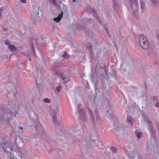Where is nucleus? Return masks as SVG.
<instances>
[{"instance_id":"nucleus-42","label":"nucleus","mask_w":159,"mask_h":159,"mask_svg":"<svg viewBox=\"0 0 159 159\" xmlns=\"http://www.w3.org/2000/svg\"><path fill=\"white\" fill-rule=\"evenodd\" d=\"M5 30L6 31H7V28H6Z\"/></svg>"},{"instance_id":"nucleus-24","label":"nucleus","mask_w":159,"mask_h":159,"mask_svg":"<svg viewBox=\"0 0 159 159\" xmlns=\"http://www.w3.org/2000/svg\"><path fill=\"white\" fill-rule=\"evenodd\" d=\"M5 44L7 45H8L10 44V42L7 40H6L5 41Z\"/></svg>"},{"instance_id":"nucleus-15","label":"nucleus","mask_w":159,"mask_h":159,"mask_svg":"<svg viewBox=\"0 0 159 159\" xmlns=\"http://www.w3.org/2000/svg\"><path fill=\"white\" fill-rule=\"evenodd\" d=\"M135 153L134 152H130L129 154V157L130 158H134Z\"/></svg>"},{"instance_id":"nucleus-5","label":"nucleus","mask_w":159,"mask_h":159,"mask_svg":"<svg viewBox=\"0 0 159 159\" xmlns=\"http://www.w3.org/2000/svg\"><path fill=\"white\" fill-rule=\"evenodd\" d=\"M131 6L133 13L138 10V7L136 0H131Z\"/></svg>"},{"instance_id":"nucleus-45","label":"nucleus","mask_w":159,"mask_h":159,"mask_svg":"<svg viewBox=\"0 0 159 159\" xmlns=\"http://www.w3.org/2000/svg\"><path fill=\"white\" fill-rule=\"evenodd\" d=\"M130 159H134V158H130Z\"/></svg>"},{"instance_id":"nucleus-20","label":"nucleus","mask_w":159,"mask_h":159,"mask_svg":"<svg viewBox=\"0 0 159 159\" xmlns=\"http://www.w3.org/2000/svg\"><path fill=\"white\" fill-rule=\"evenodd\" d=\"M44 101L47 103H49L51 102V100L48 98H45L44 99Z\"/></svg>"},{"instance_id":"nucleus-19","label":"nucleus","mask_w":159,"mask_h":159,"mask_svg":"<svg viewBox=\"0 0 159 159\" xmlns=\"http://www.w3.org/2000/svg\"><path fill=\"white\" fill-rule=\"evenodd\" d=\"M19 131L20 133H22L23 132L24 128H23V127H20V126L19 127Z\"/></svg>"},{"instance_id":"nucleus-16","label":"nucleus","mask_w":159,"mask_h":159,"mask_svg":"<svg viewBox=\"0 0 159 159\" xmlns=\"http://www.w3.org/2000/svg\"><path fill=\"white\" fill-rule=\"evenodd\" d=\"M70 57V55L67 52H65L63 55L62 57L65 58H69Z\"/></svg>"},{"instance_id":"nucleus-14","label":"nucleus","mask_w":159,"mask_h":159,"mask_svg":"<svg viewBox=\"0 0 159 159\" xmlns=\"http://www.w3.org/2000/svg\"><path fill=\"white\" fill-rule=\"evenodd\" d=\"M0 58L2 60L4 61H6V60H7L8 59L7 55L4 54H3L2 55Z\"/></svg>"},{"instance_id":"nucleus-43","label":"nucleus","mask_w":159,"mask_h":159,"mask_svg":"<svg viewBox=\"0 0 159 159\" xmlns=\"http://www.w3.org/2000/svg\"><path fill=\"white\" fill-rule=\"evenodd\" d=\"M76 5H77V6H78V4H77V3H76Z\"/></svg>"},{"instance_id":"nucleus-32","label":"nucleus","mask_w":159,"mask_h":159,"mask_svg":"<svg viewBox=\"0 0 159 159\" xmlns=\"http://www.w3.org/2000/svg\"><path fill=\"white\" fill-rule=\"evenodd\" d=\"M84 27H85V26H84V24H83V25H82V27H81V28L82 29H83L84 28Z\"/></svg>"},{"instance_id":"nucleus-34","label":"nucleus","mask_w":159,"mask_h":159,"mask_svg":"<svg viewBox=\"0 0 159 159\" xmlns=\"http://www.w3.org/2000/svg\"><path fill=\"white\" fill-rule=\"evenodd\" d=\"M59 62V61L58 60H56V62H55V63H58Z\"/></svg>"},{"instance_id":"nucleus-3","label":"nucleus","mask_w":159,"mask_h":159,"mask_svg":"<svg viewBox=\"0 0 159 159\" xmlns=\"http://www.w3.org/2000/svg\"><path fill=\"white\" fill-rule=\"evenodd\" d=\"M139 44L144 49H147L149 47V43L147 38L143 35L140 36L139 38Z\"/></svg>"},{"instance_id":"nucleus-4","label":"nucleus","mask_w":159,"mask_h":159,"mask_svg":"<svg viewBox=\"0 0 159 159\" xmlns=\"http://www.w3.org/2000/svg\"><path fill=\"white\" fill-rule=\"evenodd\" d=\"M57 75L61 77V81L62 84H64L68 82L70 80V79L68 76H65L62 73H57Z\"/></svg>"},{"instance_id":"nucleus-35","label":"nucleus","mask_w":159,"mask_h":159,"mask_svg":"<svg viewBox=\"0 0 159 159\" xmlns=\"http://www.w3.org/2000/svg\"><path fill=\"white\" fill-rule=\"evenodd\" d=\"M2 11H0V16H1Z\"/></svg>"},{"instance_id":"nucleus-22","label":"nucleus","mask_w":159,"mask_h":159,"mask_svg":"<svg viewBox=\"0 0 159 159\" xmlns=\"http://www.w3.org/2000/svg\"><path fill=\"white\" fill-rule=\"evenodd\" d=\"M118 131L120 133V134H123V131L122 129L119 128L118 129Z\"/></svg>"},{"instance_id":"nucleus-47","label":"nucleus","mask_w":159,"mask_h":159,"mask_svg":"<svg viewBox=\"0 0 159 159\" xmlns=\"http://www.w3.org/2000/svg\"><path fill=\"white\" fill-rule=\"evenodd\" d=\"M15 95H16V93H15Z\"/></svg>"},{"instance_id":"nucleus-25","label":"nucleus","mask_w":159,"mask_h":159,"mask_svg":"<svg viewBox=\"0 0 159 159\" xmlns=\"http://www.w3.org/2000/svg\"><path fill=\"white\" fill-rule=\"evenodd\" d=\"M142 134L141 132H139L138 133V134H137L138 137L139 138H140L142 136Z\"/></svg>"},{"instance_id":"nucleus-33","label":"nucleus","mask_w":159,"mask_h":159,"mask_svg":"<svg viewBox=\"0 0 159 159\" xmlns=\"http://www.w3.org/2000/svg\"><path fill=\"white\" fill-rule=\"evenodd\" d=\"M61 73L59 72L58 70H56V74L57 75V73Z\"/></svg>"},{"instance_id":"nucleus-11","label":"nucleus","mask_w":159,"mask_h":159,"mask_svg":"<svg viewBox=\"0 0 159 159\" xmlns=\"http://www.w3.org/2000/svg\"><path fill=\"white\" fill-rule=\"evenodd\" d=\"M63 13V12H62L61 14H59V16H58L57 18H55L53 19L56 22H59L61 20L62 17Z\"/></svg>"},{"instance_id":"nucleus-37","label":"nucleus","mask_w":159,"mask_h":159,"mask_svg":"<svg viewBox=\"0 0 159 159\" xmlns=\"http://www.w3.org/2000/svg\"><path fill=\"white\" fill-rule=\"evenodd\" d=\"M72 1H73V2H76V0H73Z\"/></svg>"},{"instance_id":"nucleus-28","label":"nucleus","mask_w":159,"mask_h":159,"mask_svg":"<svg viewBox=\"0 0 159 159\" xmlns=\"http://www.w3.org/2000/svg\"><path fill=\"white\" fill-rule=\"evenodd\" d=\"M157 103L156 105H155V106L158 107L159 106V101H158L157 102H156Z\"/></svg>"},{"instance_id":"nucleus-27","label":"nucleus","mask_w":159,"mask_h":159,"mask_svg":"<svg viewBox=\"0 0 159 159\" xmlns=\"http://www.w3.org/2000/svg\"><path fill=\"white\" fill-rule=\"evenodd\" d=\"M153 99L154 100H155L156 101V102H157L158 100V98L156 96H154L153 97Z\"/></svg>"},{"instance_id":"nucleus-38","label":"nucleus","mask_w":159,"mask_h":159,"mask_svg":"<svg viewBox=\"0 0 159 159\" xmlns=\"http://www.w3.org/2000/svg\"><path fill=\"white\" fill-rule=\"evenodd\" d=\"M92 81L93 82H94V80H93V78H92Z\"/></svg>"},{"instance_id":"nucleus-7","label":"nucleus","mask_w":159,"mask_h":159,"mask_svg":"<svg viewBox=\"0 0 159 159\" xmlns=\"http://www.w3.org/2000/svg\"><path fill=\"white\" fill-rule=\"evenodd\" d=\"M78 112L79 114V119L82 120H84L85 119V113L83 111L82 109H80V107H79Z\"/></svg>"},{"instance_id":"nucleus-17","label":"nucleus","mask_w":159,"mask_h":159,"mask_svg":"<svg viewBox=\"0 0 159 159\" xmlns=\"http://www.w3.org/2000/svg\"><path fill=\"white\" fill-rule=\"evenodd\" d=\"M87 11L89 13L91 12L92 11H93V8H91V7L90 8L88 7L87 9Z\"/></svg>"},{"instance_id":"nucleus-12","label":"nucleus","mask_w":159,"mask_h":159,"mask_svg":"<svg viewBox=\"0 0 159 159\" xmlns=\"http://www.w3.org/2000/svg\"><path fill=\"white\" fill-rule=\"evenodd\" d=\"M8 48L11 51L15 52L16 51L17 48H16L14 46L13 44H12L11 45H10L9 46Z\"/></svg>"},{"instance_id":"nucleus-36","label":"nucleus","mask_w":159,"mask_h":159,"mask_svg":"<svg viewBox=\"0 0 159 159\" xmlns=\"http://www.w3.org/2000/svg\"><path fill=\"white\" fill-rule=\"evenodd\" d=\"M52 0V2H54L55 1V0Z\"/></svg>"},{"instance_id":"nucleus-2","label":"nucleus","mask_w":159,"mask_h":159,"mask_svg":"<svg viewBox=\"0 0 159 159\" xmlns=\"http://www.w3.org/2000/svg\"><path fill=\"white\" fill-rule=\"evenodd\" d=\"M0 145L2 147L6 152H10L14 144L12 142L8 141L3 142L0 143Z\"/></svg>"},{"instance_id":"nucleus-46","label":"nucleus","mask_w":159,"mask_h":159,"mask_svg":"<svg viewBox=\"0 0 159 159\" xmlns=\"http://www.w3.org/2000/svg\"><path fill=\"white\" fill-rule=\"evenodd\" d=\"M16 94H17V91H16Z\"/></svg>"},{"instance_id":"nucleus-13","label":"nucleus","mask_w":159,"mask_h":159,"mask_svg":"<svg viewBox=\"0 0 159 159\" xmlns=\"http://www.w3.org/2000/svg\"><path fill=\"white\" fill-rule=\"evenodd\" d=\"M126 120L128 123H129L131 125H132L133 124V121L132 120V117H131L129 115H128Z\"/></svg>"},{"instance_id":"nucleus-9","label":"nucleus","mask_w":159,"mask_h":159,"mask_svg":"<svg viewBox=\"0 0 159 159\" xmlns=\"http://www.w3.org/2000/svg\"><path fill=\"white\" fill-rule=\"evenodd\" d=\"M147 122L149 125L150 131L151 132V133L152 134H156V129L152 125V123L150 122Z\"/></svg>"},{"instance_id":"nucleus-39","label":"nucleus","mask_w":159,"mask_h":159,"mask_svg":"<svg viewBox=\"0 0 159 159\" xmlns=\"http://www.w3.org/2000/svg\"><path fill=\"white\" fill-rule=\"evenodd\" d=\"M90 20H91V21H93V19H90Z\"/></svg>"},{"instance_id":"nucleus-23","label":"nucleus","mask_w":159,"mask_h":159,"mask_svg":"<svg viewBox=\"0 0 159 159\" xmlns=\"http://www.w3.org/2000/svg\"><path fill=\"white\" fill-rule=\"evenodd\" d=\"M141 7L142 9H144L145 7V5L143 2H141Z\"/></svg>"},{"instance_id":"nucleus-10","label":"nucleus","mask_w":159,"mask_h":159,"mask_svg":"<svg viewBox=\"0 0 159 159\" xmlns=\"http://www.w3.org/2000/svg\"><path fill=\"white\" fill-rule=\"evenodd\" d=\"M87 107L88 108V110L89 111V113L90 115V117L92 118L93 122H95V120L94 118V114L93 111H91L89 108L88 106H87Z\"/></svg>"},{"instance_id":"nucleus-26","label":"nucleus","mask_w":159,"mask_h":159,"mask_svg":"<svg viewBox=\"0 0 159 159\" xmlns=\"http://www.w3.org/2000/svg\"><path fill=\"white\" fill-rule=\"evenodd\" d=\"M111 150L113 152H115L116 151V149L115 147H112L111 148Z\"/></svg>"},{"instance_id":"nucleus-40","label":"nucleus","mask_w":159,"mask_h":159,"mask_svg":"<svg viewBox=\"0 0 159 159\" xmlns=\"http://www.w3.org/2000/svg\"><path fill=\"white\" fill-rule=\"evenodd\" d=\"M37 83V85H39V84H40V83Z\"/></svg>"},{"instance_id":"nucleus-21","label":"nucleus","mask_w":159,"mask_h":159,"mask_svg":"<svg viewBox=\"0 0 159 159\" xmlns=\"http://www.w3.org/2000/svg\"><path fill=\"white\" fill-rule=\"evenodd\" d=\"M101 76L102 77V82L103 81H105L106 80V77L104 76V74L103 73V75H101Z\"/></svg>"},{"instance_id":"nucleus-1","label":"nucleus","mask_w":159,"mask_h":159,"mask_svg":"<svg viewBox=\"0 0 159 159\" xmlns=\"http://www.w3.org/2000/svg\"><path fill=\"white\" fill-rule=\"evenodd\" d=\"M10 110L7 107L0 108V122L3 120H7L9 117L15 116V114L11 112Z\"/></svg>"},{"instance_id":"nucleus-6","label":"nucleus","mask_w":159,"mask_h":159,"mask_svg":"<svg viewBox=\"0 0 159 159\" xmlns=\"http://www.w3.org/2000/svg\"><path fill=\"white\" fill-rule=\"evenodd\" d=\"M40 38L39 36H36L35 35L33 36V38L32 39V47L34 48V45H38L39 42Z\"/></svg>"},{"instance_id":"nucleus-8","label":"nucleus","mask_w":159,"mask_h":159,"mask_svg":"<svg viewBox=\"0 0 159 159\" xmlns=\"http://www.w3.org/2000/svg\"><path fill=\"white\" fill-rule=\"evenodd\" d=\"M57 111H56L54 114V116L53 117V123L55 125H59V124L60 123V122L61 121V119L60 120V121L59 120H57Z\"/></svg>"},{"instance_id":"nucleus-30","label":"nucleus","mask_w":159,"mask_h":159,"mask_svg":"<svg viewBox=\"0 0 159 159\" xmlns=\"http://www.w3.org/2000/svg\"><path fill=\"white\" fill-rule=\"evenodd\" d=\"M33 137L34 138L36 139L37 138V136L35 134H33Z\"/></svg>"},{"instance_id":"nucleus-44","label":"nucleus","mask_w":159,"mask_h":159,"mask_svg":"<svg viewBox=\"0 0 159 159\" xmlns=\"http://www.w3.org/2000/svg\"><path fill=\"white\" fill-rule=\"evenodd\" d=\"M104 67V68H103V69H105V67Z\"/></svg>"},{"instance_id":"nucleus-31","label":"nucleus","mask_w":159,"mask_h":159,"mask_svg":"<svg viewBox=\"0 0 159 159\" xmlns=\"http://www.w3.org/2000/svg\"><path fill=\"white\" fill-rule=\"evenodd\" d=\"M20 1L24 3H25L26 2V0H20Z\"/></svg>"},{"instance_id":"nucleus-18","label":"nucleus","mask_w":159,"mask_h":159,"mask_svg":"<svg viewBox=\"0 0 159 159\" xmlns=\"http://www.w3.org/2000/svg\"><path fill=\"white\" fill-rule=\"evenodd\" d=\"M62 88V86L61 85H59V86L57 87L56 88V90L58 92H60V90Z\"/></svg>"},{"instance_id":"nucleus-41","label":"nucleus","mask_w":159,"mask_h":159,"mask_svg":"<svg viewBox=\"0 0 159 159\" xmlns=\"http://www.w3.org/2000/svg\"><path fill=\"white\" fill-rule=\"evenodd\" d=\"M91 49V46L89 48V49H90V50Z\"/></svg>"},{"instance_id":"nucleus-29","label":"nucleus","mask_w":159,"mask_h":159,"mask_svg":"<svg viewBox=\"0 0 159 159\" xmlns=\"http://www.w3.org/2000/svg\"><path fill=\"white\" fill-rule=\"evenodd\" d=\"M39 13L38 12H36L35 13V15L38 16L39 17H40V16H39Z\"/></svg>"}]
</instances>
